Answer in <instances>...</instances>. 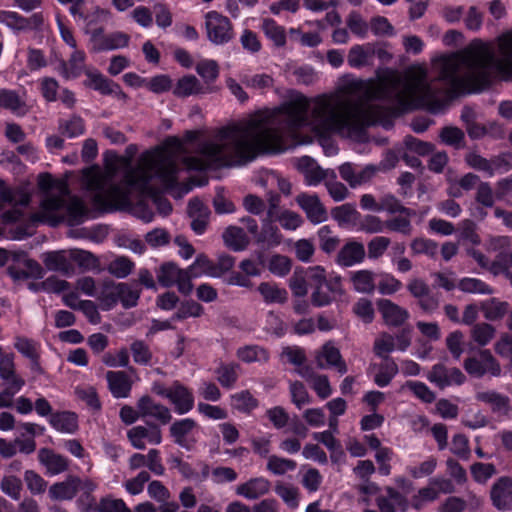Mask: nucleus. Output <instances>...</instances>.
<instances>
[{"mask_svg":"<svg viewBox=\"0 0 512 512\" xmlns=\"http://www.w3.org/2000/svg\"><path fill=\"white\" fill-rule=\"evenodd\" d=\"M496 42L500 58L492 44L481 39H474L462 50L441 57L439 78L448 85L452 98L489 89L491 67L503 80L512 81V30L500 34Z\"/></svg>","mask_w":512,"mask_h":512,"instance_id":"nucleus-2","label":"nucleus"},{"mask_svg":"<svg viewBox=\"0 0 512 512\" xmlns=\"http://www.w3.org/2000/svg\"><path fill=\"white\" fill-rule=\"evenodd\" d=\"M365 247L361 242L348 241L338 252L337 263L342 267L360 264L365 258Z\"/></svg>","mask_w":512,"mask_h":512,"instance_id":"nucleus-22","label":"nucleus"},{"mask_svg":"<svg viewBox=\"0 0 512 512\" xmlns=\"http://www.w3.org/2000/svg\"><path fill=\"white\" fill-rule=\"evenodd\" d=\"M404 387L408 388L416 398L424 403L430 404L436 399V394L424 382L408 380Z\"/></svg>","mask_w":512,"mask_h":512,"instance_id":"nucleus-61","label":"nucleus"},{"mask_svg":"<svg viewBox=\"0 0 512 512\" xmlns=\"http://www.w3.org/2000/svg\"><path fill=\"white\" fill-rule=\"evenodd\" d=\"M204 314V307L195 300L182 301L177 311L172 315L171 320L183 321L190 317H201Z\"/></svg>","mask_w":512,"mask_h":512,"instance_id":"nucleus-51","label":"nucleus"},{"mask_svg":"<svg viewBox=\"0 0 512 512\" xmlns=\"http://www.w3.org/2000/svg\"><path fill=\"white\" fill-rule=\"evenodd\" d=\"M136 407L140 411L141 419L144 421L150 417L157 420L159 425H166L172 420L170 409L161 403L155 402L149 395L140 397Z\"/></svg>","mask_w":512,"mask_h":512,"instance_id":"nucleus-15","label":"nucleus"},{"mask_svg":"<svg viewBox=\"0 0 512 512\" xmlns=\"http://www.w3.org/2000/svg\"><path fill=\"white\" fill-rule=\"evenodd\" d=\"M43 263L49 271L60 272L65 276L75 273V266L65 251H51L43 255Z\"/></svg>","mask_w":512,"mask_h":512,"instance_id":"nucleus-21","label":"nucleus"},{"mask_svg":"<svg viewBox=\"0 0 512 512\" xmlns=\"http://www.w3.org/2000/svg\"><path fill=\"white\" fill-rule=\"evenodd\" d=\"M119 289L121 297L119 302L123 308L130 309L136 307L141 295V289L133 288L130 284L125 282H119Z\"/></svg>","mask_w":512,"mask_h":512,"instance_id":"nucleus-60","label":"nucleus"},{"mask_svg":"<svg viewBox=\"0 0 512 512\" xmlns=\"http://www.w3.org/2000/svg\"><path fill=\"white\" fill-rule=\"evenodd\" d=\"M331 217L342 228L355 226L361 218V214L350 203L336 206L331 209Z\"/></svg>","mask_w":512,"mask_h":512,"instance_id":"nucleus-37","label":"nucleus"},{"mask_svg":"<svg viewBox=\"0 0 512 512\" xmlns=\"http://www.w3.org/2000/svg\"><path fill=\"white\" fill-rule=\"evenodd\" d=\"M271 483L264 477L251 478L237 486L236 494L249 500H255L267 494Z\"/></svg>","mask_w":512,"mask_h":512,"instance_id":"nucleus-26","label":"nucleus"},{"mask_svg":"<svg viewBox=\"0 0 512 512\" xmlns=\"http://www.w3.org/2000/svg\"><path fill=\"white\" fill-rule=\"evenodd\" d=\"M39 462L46 467L47 473L50 475H58L68 470L69 460L52 449L41 448L38 452Z\"/></svg>","mask_w":512,"mask_h":512,"instance_id":"nucleus-24","label":"nucleus"},{"mask_svg":"<svg viewBox=\"0 0 512 512\" xmlns=\"http://www.w3.org/2000/svg\"><path fill=\"white\" fill-rule=\"evenodd\" d=\"M476 399L489 405L493 413L507 415L511 409L509 397L496 391L478 392Z\"/></svg>","mask_w":512,"mask_h":512,"instance_id":"nucleus-30","label":"nucleus"},{"mask_svg":"<svg viewBox=\"0 0 512 512\" xmlns=\"http://www.w3.org/2000/svg\"><path fill=\"white\" fill-rule=\"evenodd\" d=\"M393 99L395 100V105L391 108L397 118L424 106V97L414 100L398 93L393 95Z\"/></svg>","mask_w":512,"mask_h":512,"instance_id":"nucleus-52","label":"nucleus"},{"mask_svg":"<svg viewBox=\"0 0 512 512\" xmlns=\"http://www.w3.org/2000/svg\"><path fill=\"white\" fill-rule=\"evenodd\" d=\"M191 267L192 264L189 265L187 269H182L179 273V276L177 277V282L175 283V285H177L178 291L185 296L190 295L193 290L192 278H198L204 275L202 269H192Z\"/></svg>","mask_w":512,"mask_h":512,"instance_id":"nucleus-48","label":"nucleus"},{"mask_svg":"<svg viewBox=\"0 0 512 512\" xmlns=\"http://www.w3.org/2000/svg\"><path fill=\"white\" fill-rule=\"evenodd\" d=\"M353 287L360 293H372L375 289L374 274L369 270H359L351 277Z\"/></svg>","mask_w":512,"mask_h":512,"instance_id":"nucleus-57","label":"nucleus"},{"mask_svg":"<svg viewBox=\"0 0 512 512\" xmlns=\"http://www.w3.org/2000/svg\"><path fill=\"white\" fill-rule=\"evenodd\" d=\"M129 41V35L121 31H115L110 34L103 33V36H100L96 42H92L90 52L98 53L124 48L128 46Z\"/></svg>","mask_w":512,"mask_h":512,"instance_id":"nucleus-23","label":"nucleus"},{"mask_svg":"<svg viewBox=\"0 0 512 512\" xmlns=\"http://www.w3.org/2000/svg\"><path fill=\"white\" fill-rule=\"evenodd\" d=\"M109 390L115 398H126L129 396L132 383L124 371H108L106 374Z\"/></svg>","mask_w":512,"mask_h":512,"instance_id":"nucleus-28","label":"nucleus"},{"mask_svg":"<svg viewBox=\"0 0 512 512\" xmlns=\"http://www.w3.org/2000/svg\"><path fill=\"white\" fill-rule=\"evenodd\" d=\"M48 423L60 433L74 434L79 429L78 415L73 411H56L48 418Z\"/></svg>","mask_w":512,"mask_h":512,"instance_id":"nucleus-25","label":"nucleus"},{"mask_svg":"<svg viewBox=\"0 0 512 512\" xmlns=\"http://www.w3.org/2000/svg\"><path fill=\"white\" fill-rule=\"evenodd\" d=\"M145 423L146 426H134L127 431V438L135 449L144 450L145 440L153 445H159L162 442L160 425L148 420H145Z\"/></svg>","mask_w":512,"mask_h":512,"instance_id":"nucleus-9","label":"nucleus"},{"mask_svg":"<svg viewBox=\"0 0 512 512\" xmlns=\"http://www.w3.org/2000/svg\"><path fill=\"white\" fill-rule=\"evenodd\" d=\"M240 369L236 362H221L215 369L216 379L223 388L232 389L239 379Z\"/></svg>","mask_w":512,"mask_h":512,"instance_id":"nucleus-36","label":"nucleus"},{"mask_svg":"<svg viewBox=\"0 0 512 512\" xmlns=\"http://www.w3.org/2000/svg\"><path fill=\"white\" fill-rule=\"evenodd\" d=\"M110 11L99 6L86 10L83 18L84 33L90 35V42H96L105 32V26L110 19Z\"/></svg>","mask_w":512,"mask_h":512,"instance_id":"nucleus-11","label":"nucleus"},{"mask_svg":"<svg viewBox=\"0 0 512 512\" xmlns=\"http://www.w3.org/2000/svg\"><path fill=\"white\" fill-rule=\"evenodd\" d=\"M0 378L15 391H20L25 384L24 380L16 375L14 362L8 356H0Z\"/></svg>","mask_w":512,"mask_h":512,"instance_id":"nucleus-40","label":"nucleus"},{"mask_svg":"<svg viewBox=\"0 0 512 512\" xmlns=\"http://www.w3.org/2000/svg\"><path fill=\"white\" fill-rule=\"evenodd\" d=\"M65 207V200L58 195H48L41 203L40 208L43 217L53 227L62 222V217L57 215V212Z\"/></svg>","mask_w":512,"mask_h":512,"instance_id":"nucleus-29","label":"nucleus"},{"mask_svg":"<svg viewBox=\"0 0 512 512\" xmlns=\"http://www.w3.org/2000/svg\"><path fill=\"white\" fill-rule=\"evenodd\" d=\"M198 428V423L193 418L175 419L169 427V435L174 444L192 451L197 443V439L192 435Z\"/></svg>","mask_w":512,"mask_h":512,"instance_id":"nucleus-7","label":"nucleus"},{"mask_svg":"<svg viewBox=\"0 0 512 512\" xmlns=\"http://www.w3.org/2000/svg\"><path fill=\"white\" fill-rule=\"evenodd\" d=\"M374 49L364 48L362 45H354L348 54V64L352 68L360 69L371 63Z\"/></svg>","mask_w":512,"mask_h":512,"instance_id":"nucleus-45","label":"nucleus"},{"mask_svg":"<svg viewBox=\"0 0 512 512\" xmlns=\"http://www.w3.org/2000/svg\"><path fill=\"white\" fill-rule=\"evenodd\" d=\"M426 377L439 389H445L453 385H462L466 381V376L459 368H448L442 363L433 365Z\"/></svg>","mask_w":512,"mask_h":512,"instance_id":"nucleus-10","label":"nucleus"},{"mask_svg":"<svg viewBox=\"0 0 512 512\" xmlns=\"http://www.w3.org/2000/svg\"><path fill=\"white\" fill-rule=\"evenodd\" d=\"M79 484L78 477L69 476L65 481L53 484L49 489V495L54 500H71L76 496Z\"/></svg>","mask_w":512,"mask_h":512,"instance_id":"nucleus-33","label":"nucleus"},{"mask_svg":"<svg viewBox=\"0 0 512 512\" xmlns=\"http://www.w3.org/2000/svg\"><path fill=\"white\" fill-rule=\"evenodd\" d=\"M441 141L449 146L460 148L463 145L465 134L464 132L455 126H445L440 131Z\"/></svg>","mask_w":512,"mask_h":512,"instance_id":"nucleus-62","label":"nucleus"},{"mask_svg":"<svg viewBox=\"0 0 512 512\" xmlns=\"http://www.w3.org/2000/svg\"><path fill=\"white\" fill-rule=\"evenodd\" d=\"M377 305L385 323L389 326L399 327L409 318V313L406 309L389 299H380Z\"/></svg>","mask_w":512,"mask_h":512,"instance_id":"nucleus-19","label":"nucleus"},{"mask_svg":"<svg viewBox=\"0 0 512 512\" xmlns=\"http://www.w3.org/2000/svg\"><path fill=\"white\" fill-rule=\"evenodd\" d=\"M119 297H121L119 282L111 279L104 280L97 293L102 310L108 311L113 309L118 304Z\"/></svg>","mask_w":512,"mask_h":512,"instance_id":"nucleus-31","label":"nucleus"},{"mask_svg":"<svg viewBox=\"0 0 512 512\" xmlns=\"http://www.w3.org/2000/svg\"><path fill=\"white\" fill-rule=\"evenodd\" d=\"M222 237L226 247L234 252L244 251L249 245V238L245 231L237 226H228Z\"/></svg>","mask_w":512,"mask_h":512,"instance_id":"nucleus-35","label":"nucleus"},{"mask_svg":"<svg viewBox=\"0 0 512 512\" xmlns=\"http://www.w3.org/2000/svg\"><path fill=\"white\" fill-rule=\"evenodd\" d=\"M0 108L11 111L12 113L23 116L26 114V103L15 90L0 89Z\"/></svg>","mask_w":512,"mask_h":512,"instance_id":"nucleus-38","label":"nucleus"},{"mask_svg":"<svg viewBox=\"0 0 512 512\" xmlns=\"http://www.w3.org/2000/svg\"><path fill=\"white\" fill-rule=\"evenodd\" d=\"M289 287L293 295L299 298L306 296L310 288L314 307L328 306L344 293L341 276L327 277L325 269L319 265L296 267L289 279Z\"/></svg>","mask_w":512,"mask_h":512,"instance_id":"nucleus-3","label":"nucleus"},{"mask_svg":"<svg viewBox=\"0 0 512 512\" xmlns=\"http://www.w3.org/2000/svg\"><path fill=\"white\" fill-rule=\"evenodd\" d=\"M235 265V257L229 254H221L218 256L216 262L211 260L204 253L198 254L192 263V269L200 268L204 275L212 278H221L226 273L230 272Z\"/></svg>","mask_w":512,"mask_h":512,"instance_id":"nucleus-6","label":"nucleus"},{"mask_svg":"<svg viewBox=\"0 0 512 512\" xmlns=\"http://www.w3.org/2000/svg\"><path fill=\"white\" fill-rule=\"evenodd\" d=\"M69 258L84 270H94L99 267V259L91 252L82 249L69 251Z\"/></svg>","mask_w":512,"mask_h":512,"instance_id":"nucleus-56","label":"nucleus"},{"mask_svg":"<svg viewBox=\"0 0 512 512\" xmlns=\"http://www.w3.org/2000/svg\"><path fill=\"white\" fill-rule=\"evenodd\" d=\"M296 202L311 223L319 224L328 219V212L316 194L301 193L297 196Z\"/></svg>","mask_w":512,"mask_h":512,"instance_id":"nucleus-16","label":"nucleus"},{"mask_svg":"<svg viewBox=\"0 0 512 512\" xmlns=\"http://www.w3.org/2000/svg\"><path fill=\"white\" fill-rule=\"evenodd\" d=\"M181 270L174 262L163 263L157 270L159 284L165 288L174 286Z\"/></svg>","mask_w":512,"mask_h":512,"instance_id":"nucleus-54","label":"nucleus"},{"mask_svg":"<svg viewBox=\"0 0 512 512\" xmlns=\"http://www.w3.org/2000/svg\"><path fill=\"white\" fill-rule=\"evenodd\" d=\"M310 102L298 94L281 105L274 113H261L243 124L221 128L219 137L230 141L234 156L241 164H246L261 154H277L287 150L285 135H294L312 121L320 137L342 134L352 128L350 119L341 113L326 97L318 98L309 117Z\"/></svg>","mask_w":512,"mask_h":512,"instance_id":"nucleus-1","label":"nucleus"},{"mask_svg":"<svg viewBox=\"0 0 512 512\" xmlns=\"http://www.w3.org/2000/svg\"><path fill=\"white\" fill-rule=\"evenodd\" d=\"M86 79L83 81V85L86 88L92 89L99 92L104 96L112 95V85L115 81L107 78L98 70L87 69L85 71Z\"/></svg>","mask_w":512,"mask_h":512,"instance_id":"nucleus-32","label":"nucleus"},{"mask_svg":"<svg viewBox=\"0 0 512 512\" xmlns=\"http://www.w3.org/2000/svg\"><path fill=\"white\" fill-rule=\"evenodd\" d=\"M134 266V262L128 257L120 256L109 263L107 270L116 278L123 279L132 272Z\"/></svg>","mask_w":512,"mask_h":512,"instance_id":"nucleus-59","label":"nucleus"},{"mask_svg":"<svg viewBox=\"0 0 512 512\" xmlns=\"http://www.w3.org/2000/svg\"><path fill=\"white\" fill-rule=\"evenodd\" d=\"M136 407L140 411L141 419L144 421L150 417L157 420L159 425H166L172 420L170 409L161 403L155 402L149 395L140 397Z\"/></svg>","mask_w":512,"mask_h":512,"instance_id":"nucleus-14","label":"nucleus"},{"mask_svg":"<svg viewBox=\"0 0 512 512\" xmlns=\"http://www.w3.org/2000/svg\"><path fill=\"white\" fill-rule=\"evenodd\" d=\"M214 91L213 87H204L198 78L192 74L182 76L172 87V93L177 98H187L192 95L213 93Z\"/></svg>","mask_w":512,"mask_h":512,"instance_id":"nucleus-17","label":"nucleus"},{"mask_svg":"<svg viewBox=\"0 0 512 512\" xmlns=\"http://www.w3.org/2000/svg\"><path fill=\"white\" fill-rule=\"evenodd\" d=\"M86 54L83 50L75 49L67 61L62 60L59 65L60 75L66 79H76L85 74Z\"/></svg>","mask_w":512,"mask_h":512,"instance_id":"nucleus-20","label":"nucleus"},{"mask_svg":"<svg viewBox=\"0 0 512 512\" xmlns=\"http://www.w3.org/2000/svg\"><path fill=\"white\" fill-rule=\"evenodd\" d=\"M258 291L262 295L267 304L279 303L282 304L287 300L288 293L286 289L279 288L269 282H262L258 286Z\"/></svg>","mask_w":512,"mask_h":512,"instance_id":"nucleus-49","label":"nucleus"},{"mask_svg":"<svg viewBox=\"0 0 512 512\" xmlns=\"http://www.w3.org/2000/svg\"><path fill=\"white\" fill-rule=\"evenodd\" d=\"M464 369L470 376L476 378H480L486 373L498 376L501 372L499 363L489 350H482L478 356L465 359Z\"/></svg>","mask_w":512,"mask_h":512,"instance_id":"nucleus-8","label":"nucleus"},{"mask_svg":"<svg viewBox=\"0 0 512 512\" xmlns=\"http://www.w3.org/2000/svg\"><path fill=\"white\" fill-rule=\"evenodd\" d=\"M231 406L243 414H251L259 406V401L249 390H242L231 395Z\"/></svg>","mask_w":512,"mask_h":512,"instance_id":"nucleus-41","label":"nucleus"},{"mask_svg":"<svg viewBox=\"0 0 512 512\" xmlns=\"http://www.w3.org/2000/svg\"><path fill=\"white\" fill-rule=\"evenodd\" d=\"M59 131L67 138H76L85 133V121L79 115H72L70 119L59 120Z\"/></svg>","mask_w":512,"mask_h":512,"instance_id":"nucleus-44","label":"nucleus"},{"mask_svg":"<svg viewBox=\"0 0 512 512\" xmlns=\"http://www.w3.org/2000/svg\"><path fill=\"white\" fill-rule=\"evenodd\" d=\"M413 254H423L430 258H435L438 252V243L432 239L417 237L410 244Z\"/></svg>","mask_w":512,"mask_h":512,"instance_id":"nucleus-58","label":"nucleus"},{"mask_svg":"<svg viewBox=\"0 0 512 512\" xmlns=\"http://www.w3.org/2000/svg\"><path fill=\"white\" fill-rule=\"evenodd\" d=\"M238 358L245 363L266 362L269 360L267 349L258 345H247L237 350Z\"/></svg>","mask_w":512,"mask_h":512,"instance_id":"nucleus-50","label":"nucleus"},{"mask_svg":"<svg viewBox=\"0 0 512 512\" xmlns=\"http://www.w3.org/2000/svg\"><path fill=\"white\" fill-rule=\"evenodd\" d=\"M151 175L144 169H129L123 176V183L128 190L120 185L113 184L110 186L106 195L97 194L94 196V205L104 211H112L116 206L110 202L115 201L121 204L129 203L130 190H137L145 196H150L158 187L151 184Z\"/></svg>","mask_w":512,"mask_h":512,"instance_id":"nucleus-4","label":"nucleus"},{"mask_svg":"<svg viewBox=\"0 0 512 512\" xmlns=\"http://www.w3.org/2000/svg\"><path fill=\"white\" fill-rule=\"evenodd\" d=\"M322 358L325 359L327 366L335 367L340 374L347 372L346 363L342 359L339 349L330 342L323 345L321 354L316 357L319 368L325 367L321 361Z\"/></svg>","mask_w":512,"mask_h":512,"instance_id":"nucleus-34","label":"nucleus"},{"mask_svg":"<svg viewBox=\"0 0 512 512\" xmlns=\"http://www.w3.org/2000/svg\"><path fill=\"white\" fill-rule=\"evenodd\" d=\"M208 39L216 45L228 43L233 37V26L230 19L217 11H209L205 15Z\"/></svg>","mask_w":512,"mask_h":512,"instance_id":"nucleus-5","label":"nucleus"},{"mask_svg":"<svg viewBox=\"0 0 512 512\" xmlns=\"http://www.w3.org/2000/svg\"><path fill=\"white\" fill-rule=\"evenodd\" d=\"M168 401L173 405V410L177 415L189 413L195 405L193 390L178 380L172 382V390L168 395Z\"/></svg>","mask_w":512,"mask_h":512,"instance_id":"nucleus-12","label":"nucleus"},{"mask_svg":"<svg viewBox=\"0 0 512 512\" xmlns=\"http://www.w3.org/2000/svg\"><path fill=\"white\" fill-rule=\"evenodd\" d=\"M458 288L465 293L491 295L493 288L478 278L464 277L458 282Z\"/></svg>","mask_w":512,"mask_h":512,"instance_id":"nucleus-53","label":"nucleus"},{"mask_svg":"<svg viewBox=\"0 0 512 512\" xmlns=\"http://www.w3.org/2000/svg\"><path fill=\"white\" fill-rule=\"evenodd\" d=\"M197 74L203 79L205 86L212 87L217 78L219 77V65L215 60L204 59L197 63L196 67Z\"/></svg>","mask_w":512,"mask_h":512,"instance_id":"nucleus-46","label":"nucleus"},{"mask_svg":"<svg viewBox=\"0 0 512 512\" xmlns=\"http://www.w3.org/2000/svg\"><path fill=\"white\" fill-rule=\"evenodd\" d=\"M363 118L368 126L379 125L385 130H390L394 127L397 116L390 107L373 105L363 113Z\"/></svg>","mask_w":512,"mask_h":512,"instance_id":"nucleus-18","label":"nucleus"},{"mask_svg":"<svg viewBox=\"0 0 512 512\" xmlns=\"http://www.w3.org/2000/svg\"><path fill=\"white\" fill-rule=\"evenodd\" d=\"M490 499L497 510L512 511V477H499L491 487Z\"/></svg>","mask_w":512,"mask_h":512,"instance_id":"nucleus-13","label":"nucleus"},{"mask_svg":"<svg viewBox=\"0 0 512 512\" xmlns=\"http://www.w3.org/2000/svg\"><path fill=\"white\" fill-rule=\"evenodd\" d=\"M133 360L139 365H149L152 360V352L149 346L142 340H135L130 345Z\"/></svg>","mask_w":512,"mask_h":512,"instance_id":"nucleus-63","label":"nucleus"},{"mask_svg":"<svg viewBox=\"0 0 512 512\" xmlns=\"http://www.w3.org/2000/svg\"><path fill=\"white\" fill-rule=\"evenodd\" d=\"M97 509L98 512H131L122 499H114L111 496L102 497Z\"/></svg>","mask_w":512,"mask_h":512,"instance_id":"nucleus-64","label":"nucleus"},{"mask_svg":"<svg viewBox=\"0 0 512 512\" xmlns=\"http://www.w3.org/2000/svg\"><path fill=\"white\" fill-rule=\"evenodd\" d=\"M508 309V302L500 301L497 298H490L481 303L484 317L489 321L501 320L508 313Z\"/></svg>","mask_w":512,"mask_h":512,"instance_id":"nucleus-43","label":"nucleus"},{"mask_svg":"<svg viewBox=\"0 0 512 512\" xmlns=\"http://www.w3.org/2000/svg\"><path fill=\"white\" fill-rule=\"evenodd\" d=\"M399 367L395 360L387 356L385 361L380 364L378 373L374 376V383L381 388L388 386L392 379L398 374Z\"/></svg>","mask_w":512,"mask_h":512,"instance_id":"nucleus-42","label":"nucleus"},{"mask_svg":"<svg viewBox=\"0 0 512 512\" xmlns=\"http://www.w3.org/2000/svg\"><path fill=\"white\" fill-rule=\"evenodd\" d=\"M257 245L264 249H270L280 245L282 234L277 226L272 224V219L263 220L261 230L254 237Z\"/></svg>","mask_w":512,"mask_h":512,"instance_id":"nucleus-27","label":"nucleus"},{"mask_svg":"<svg viewBox=\"0 0 512 512\" xmlns=\"http://www.w3.org/2000/svg\"><path fill=\"white\" fill-rule=\"evenodd\" d=\"M262 30L265 36L271 40L276 47L285 46L287 40L285 29L274 19H265L263 21Z\"/></svg>","mask_w":512,"mask_h":512,"instance_id":"nucleus-47","label":"nucleus"},{"mask_svg":"<svg viewBox=\"0 0 512 512\" xmlns=\"http://www.w3.org/2000/svg\"><path fill=\"white\" fill-rule=\"evenodd\" d=\"M177 173L178 168L173 162L161 165L158 168L156 177L159 179L164 191L172 192L180 187Z\"/></svg>","mask_w":512,"mask_h":512,"instance_id":"nucleus-39","label":"nucleus"},{"mask_svg":"<svg viewBox=\"0 0 512 512\" xmlns=\"http://www.w3.org/2000/svg\"><path fill=\"white\" fill-rule=\"evenodd\" d=\"M458 240L462 243H470L473 246L480 245L481 238L477 233V225L471 219H464L458 226Z\"/></svg>","mask_w":512,"mask_h":512,"instance_id":"nucleus-55","label":"nucleus"}]
</instances>
